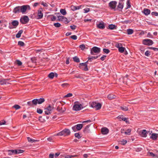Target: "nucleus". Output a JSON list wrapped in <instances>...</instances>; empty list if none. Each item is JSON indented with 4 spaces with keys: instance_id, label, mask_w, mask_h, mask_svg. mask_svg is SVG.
<instances>
[{
    "instance_id": "38",
    "label": "nucleus",
    "mask_w": 158,
    "mask_h": 158,
    "mask_svg": "<svg viewBox=\"0 0 158 158\" xmlns=\"http://www.w3.org/2000/svg\"><path fill=\"white\" fill-rule=\"evenodd\" d=\"M13 108H15L16 110L19 109L21 108V107L20 106L18 105H15L13 106L12 107Z\"/></svg>"
},
{
    "instance_id": "54",
    "label": "nucleus",
    "mask_w": 158,
    "mask_h": 158,
    "mask_svg": "<svg viewBox=\"0 0 158 158\" xmlns=\"http://www.w3.org/2000/svg\"><path fill=\"white\" fill-rule=\"evenodd\" d=\"M17 151V154H18L20 153H23L24 152V151L20 149H16Z\"/></svg>"
},
{
    "instance_id": "52",
    "label": "nucleus",
    "mask_w": 158,
    "mask_h": 158,
    "mask_svg": "<svg viewBox=\"0 0 158 158\" xmlns=\"http://www.w3.org/2000/svg\"><path fill=\"white\" fill-rule=\"evenodd\" d=\"M70 38L74 40H76L77 39V36L76 35H73L70 36Z\"/></svg>"
},
{
    "instance_id": "55",
    "label": "nucleus",
    "mask_w": 158,
    "mask_h": 158,
    "mask_svg": "<svg viewBox=\"0 0 158 158\" xmlns=\"http://www.w3.org/2000/svg\"><path fill=\"white\" fill-rule=\"evenodd\" d=\"M150 52L149 51H147L145 53V56H148L150 55Z\"/></svg>"
},
{
    "instance_id": "63",
    "label": "nucleus",
    "mask_w": 158,
    "mask_h": 158,
    "mask_svg": "<svg viewBox=\"0 0 158 158\" xmlns=\"http://www.w3.org/2000/svg\"><path fill=\"white\" fill-rule=\"evenodd\" d=\"M54 156V155L53 153H50L49 155V158H53Z\"/></svg>"
},
{
    "instance_id": "7",
    "label": "nucleus",
    "mask_w": 158,
    "mask_h": 158,
    "mask_svg": "<svg viewBox=\"0 0 158 158\" xmlns=\"http://www.w3.org/2000/svg\"><path fill=\"white\" fill-rule=\"evenodd\" d=\"M83 108L82 105L75 103L73 107V110L75 111H78Z\"/></svg>"
},
{
    "instance_id": "56",
    "label": "nucleus",
    "mask_w": 158,
    "mask_h": 158,
    "mask_svg": "<svg viewBox=\"0 0 158 158\" xmlns=\"http://www.w3.org/2000/svg\"><path fill=\"white\" fill-rule=\"evenodd\" d=\"M72 95L73 94H72L68 93L64 96V97H69L72 96Z\"/></svg>"
},
{
    "instance_id": "40",
    "label": "nucleus",
    "mask_w": 158,
    "mask_h": 158,
    "mask_svg": "<svg viewBox=\"0 0 158 158\" xmlns=\"http://www.w3.org/2000/svg\"><path fill=\"white\" fill-rule=\"evenodd\" d=\"M127 7L126 8V9L129 8L131 7L130 0H128L127 2Z\"/></svg>"
},
{
    "instance_id": "53",
    "label": "nucleus",
    "mask_w": 158,
    "mask_h": 158,
    "mask_svg": "<svg viewBox=\"0 0 158 158\" xmlns=\"http://www.w3.org/2000/svg\"><path fill=\"white\" fill-rule=\"evenodd\" d=\"M149 48L150 49H152L154 51H158V48H154L152 47H149Z\"/></svg>"
},
{
    "instance_id": "58",
    "label": "nucleus",
    "mask_w": 158,
    "mask_h": 158,
    "mask_svg": "<svg viewBox=\"0 0 158 158\" xmlns=\"http://www.w3.org/2000/svg\"><path fill=\"white\" fill-rule=\"evenodd\" d=\"M62 21L65 22H67V23L69 22V21H68L67 19L64 17Z\"/></svg>"
},
{
    "instance_id": "37",
    "label": "nucleus",
    "mask_w": 158,
    "mask_h": 158,
    "mask_svg": "<svg viewBox=\"0 0 158 158\" xmlns=\"http://www.w3.org/2000/svg\"><path fill=\"white\" fill-rule=\"evenodd\" d=\"M48 76L50 78L52 79L54 76V74L52 72L49 74Z\"/></svg>"
},
{
    "instance_id": "12",
    "label": "nucleus",
    "mask_w": 158,
    "mask_h": 158,
    "mask_svg": "<svg viewBox=\"0 0 158 158\" xmlns=\"http://www.w3.org/2000/svg\"><path fill=\"white\" fill-rule=\"evenodd\" d=\"M20 11L23 13H24L26 12L27 8L30 9V6L28 5H23L20 6Z\"/></svg>"
},
{
    "instance_id": "59",
    "label": "nucleus",
    "mask_w": 158,
    "mask_h": 158,
    "mask_svg": "<svg viewBox=\"0 0 158 158\" xmlns=\"http://www.w3.org/2000/svg\"><path fill=\"white\" fill-rule=\"evenodd\" d=\"M64 16H58V20L59 21H62L63 19Z\"/></svg>"
},
{
    "instance_id": "34",
    "label": "nucleus",
    "mask_w": 158,
    "mask_h": 158,
    "mask_svg": "<svg viewBox=\"0 0 158 158\" xmlns=\"http://www.w3.org/2000/svg\"><path fill=\"white\" fill-rule=\"evenodd\" d=\"M74 61L76 62H80L79 59L77 56H75L73 58Z\"/></svg>"
},
{
    "instance_id": "9",
    "label": "nucleus",
    "mask_w": 158,
    "mask_h": 158,
    "mask_svg": "<svg viewBox=\"0 0 158 158\" xmlns=\"http://www.w3.org/2000/svg\"><path fill=\"white\" fill-rule=\"evenodd\" d=\"M117 4V2L112 1L109 3V6L111 9H114V11H116L117 9L116 8Z\"/></svg>"
},
{
    "instance_id": "50",
    "label": "nucleus",
    "mask_w": 158,
    "mask_h": 158,
    "mask_svg": "<svg viewBox=\"0 0 158 158\" xmlns=\"http://www.w3.org/2000/svg\"><path fill=\"white\" fill-rule=\"evenodd\" d=\"M75 137L78 138V139H79L81 137V136H80V134L78 133H75Z\"/></svg>"
},
{
    "instance_id": "49",
    "label": "nucleus",
    "mask_w": 158,
    "mask_h": 158,
    "mask_svg": "<svg viewBox=\"0 0 158 158\" xmlns=\"http://www.w3.org/2000/svg\"><path fill=\"white\" fill-rule=\"evenodd\" d=\"M18 45L23 46L24 45V43L22 41H19L18 43Z\"/></svg>"
},
{
    "instance_id": "47",
    "label": "nucleus",
    "mask_w": 158,
    "mask_h": 158,
    "mask_svg": "<svg viewBox=\"0 0 158 158\" xmlns=\"http://www.w3.org/2000/svg\"><path fill=\"white\" fill-rule=\"evenodd\" d=\"M37 112L38 113L41 114L42 113L43 110H42L38 108L37 109Z\"/></svg>"
},
{
    "instance_id": "57",
    "label": "nucleus",
    "mask_w": 158,
    "mask_h": 158,
    "mask_svg": "<svg viewBox=\"0 0 158 158\" xmlns=\"http://www.w3.org/2000/svg\"><path fill=\"white\" fill-rule=\"evenodd\" d=\"M41 4L44 7H48V5L47 3L44 2H42L41 3Z\"/></svg>"
},
{
    "instance_id": "23",
    "label": "nucleus",
    "mask_w": 158,
    "mask_h": 158,
    "mask_svg": "<svg viewBox=\"0 0 158 158\" xmlns=\"http://www.w3.org/2000/svg\"><path fill=\"white\" fill-rule=\"evenodd\" d=\"M38 103L39 104H40L43 103L45 101L44 99L43 98H40L37 99Z\"/></svg>"
},
{
    "instance_id": "36",
    "label": "nucleus",
    "mask_w": 158,
    "mask_h": 158,
    "mask_svg": "<svg viewBox=\"0 0 158 158\" xmlns=\"http://www.w3.org/2000/svg\"><path fill=\"white\" fill-rule=\"evenodd\" d=\"M125 49V48L122 46L121 47L119 48L118 51L120 52L123 53Z\"/></svg>"
},
{
    "instance_id": "27",
    "label": "nucleus",
    "mask_w": 158,
    "mask_h": 158,
    "mask_svg": "<svg viewBox=\"0 0 158 158\" xmlns=\"http://www.w3.org/2000/svg\"><path fill=\"white\" fill-rule=\"evenodd\" d=\"M22 30L19 31L18 33L16 35V37L17 38H19L21 36V34L23 32Z\"/></svg>"
},
{
    "instance_id": "29",
    "label": "nucleus",
    "mask_w": 158,
    "mask_h": 158,
    "mask_svg": "<svg viewBox=\"0 0 158 158\" xmlns=\"http://www.w3.org/2000/svg\"><path fill=\"white\" fill-rule=\"evenodd\" d=\"M98 56H91L90 57H88V61H92V60L98 58Z\"/></svg>"
},
{
    "instance_id": "61",
    "label": "nucleus",
    "mask_w": 158,
    "mask_h": 158,
    "mask_svg": "<svg viewBox=\"0 0 158 158\" xmlns=\"http://www.w3.org/2000/svg\"><path fill=\"white\" fill-rule=\"evenodd\" d=\"M52 17L51 18V20L53 21H55L56 19V17L53 15H52Z\"/></svg>"
},
{
    "instance_id": "32",
    "label": "nucleus",
    "mask_w": 158,
    "mask_h": 158,
    "mask_svg": "<svg viewBox=\"0 0 158 158\" xmlns=\"http://www.w3.org/2000/svg\"><path fill=\"white\" fill-rule=\"evenodd\" d=\"M127 34L128 35H131L133 33L134 31L132 29H128L127 30Z\"/></svg>"
},
{
    "instance_id": "51",
    "label": "nucleus",
    "mask_w": 158,
    "mask_h": 158,
    "mask_svg": "<svg viewBox=\"0 0 158 158\" xmlns=\"http://www.w3.org/2000/svg\"><path fill=\"white\" fill-rule=\"evenodd\" d=\"M27 105L31 106L33 107V106L32 101L28 102H27Z\"/></svg>"
},
{
    "instance_id": "33",
    "label": "nucleus",
    "mask_w": 158,
    "mask_h": 158,
    "mask_svg": "<svg viewBox=\"0 0 158 158\" xmlns=\"http://www.w3.org/2000/svg\"><path fill=\"white\" fill-rule=\"evenodd\" d=\"M27 139L28 141L29 142H30L31 143H32L34 142L37 141V140H35V139H32L30 138L29 137H27Z\"/></svg>"
},
{
    "instance_id": "42",
    "label": "nucleus",
    "mask_w": 158,
    "mask_h": 158,
    "mask_svg": "<svg viewBox=\"0 0 158 158\" xmlns=\"http://www.w3.org/2000/svg\"><path fill=\"white\" fill-rule=\"evenodd\" d=\"M115 46L119 49V48L122 46V44L120 43H117L115 44Z\"/></svg>"
},
{
    "instance_id": "1",
    "label": "nucleus",
    "mask_w": 158,
    "mask_h": 158,
    "mask_svg": "<svg viewBox=\"0 0 158 158\" xmlns=\"http://www.w3.org/2000/svg\"><path fill=\"white\" fill-rule=\"evenodd\" d=\"M70 130L68 129H65L62 131L59 132L57 134V135H70Z\"/></svg>"
},
{
    "instance_id": "13",
    "label": "nucleus",
    "mask_w": 158,
    "mask_h": 158,
    "mask_svg": "<svg viewBox=\"0 0 158 158\" xmlns=\"http://www.w3.org/2000/svg\"><path fill=\"white\" fill-rule=\"evenodd\" d=\"M19 22L17 20H14L11 22L12 25L14 26V27H12L11 26H9V27L10 29H11L13 28H15L16 27L19 25Z\"/></svg>"
},
{
    "instance_id": "41",
    "label": "nucleus",
    "mask_w": 158,
    "mask_h": 158,
    "mask_svg": "<svg viewBox=\"0 0 158 158\" xmlns=\"http://www.w3.org/2000/svg\"><path fill=\"white\" fill-rule=\"evenodd\" d=\"M103 51L104 52V53H106V54H108L110 52V50L106 48H103Z\"/></svg>"
},
{
    "instance_id": "45",
    "label": "nucleus",
    "mask_w": 158,
    "mask_h": 158,
    "mask_svg": "<svg viewBox=\"0 0 158 158\" xmlns=\"http://www.w3.org/2000/svg\"><path fill=\"white\" fill-rule=\"evenodd\" d=\"M54 25L56 27H59L61 26L60 24L58 23H54Z\"/></svg>"
},
{
    "instance_id": "14",
    "label": "nucleus",
    "mask_w": 158,
    "mask_h": 158,
    "mask_svg": "<svg viewBox=\"0 0 158 158\" xmlns=\"http://www.w3.org/2000/svg\"><path fill=\"white\" fill-rule=\"evenodd\" d=\"M149 133V132L145 130H142L140 132V135L143 137H146L147 136V134Z\"/></svg>"
},
{
    "instance_id": "21",
    "label": "nucleus",
    "mask_w": 158,
    "mask_h": 158,
    "mask_svg": "<svg viewBox=\"0 0 158 158\" xmlns=\"http://www.w3.org/2000/svg\"><path fill=\"white\" fill-rule=\"evenodd\" d=\"M90 125H87L83 130V131L85 133H87L90 132V130L89 129Z\"/></svg>"
},
{
    "instance_id": "11",
    "label": "nucleus",
    "mask_w": 158,
    "mask_h": 158,
    "mask_svg": "<svg viewBox=\"0 0 158 158\" xmlns=\"http://www.w3.org/2000/svg\"><path fill=\"white\" fill-rule=\"evenodd\" d=\"M153 43V41L149 39H145L143 40V44L148 45H152Z\"/></svg>"
},
{
    "instance_id": "60",
    "label": "nucleus",
    "mask_w": 158,
    "mask_h": 158,
    "mask_svg": "<svg viewBox=\"0 0 158 158\" xmlns=\"http://www.w3.org/2000/svg\"><path fill=\"white\" fill-rule=\"evenodd\" d=\"M70 27L72 30H75L77 27V26L75 25H73L70 26Z\"/></svg>"
},
{
    "instance_id": "44",
    "label": "nucleus",
    "mask_w": 158,
    "mask_h": 158,
    "mask_svg": "<svg viewBox=\"0 0 158 158\" xmlns=\"http://www.w3.org/2000/svg\"><path fill=\"white\" fill-rule=\"evenodd\" d=\"M39 120L41 122H44L45 121V120L44 119L42 116H40L39 118Z\"/></svg>"
},
{
    "instance_id": "5",
    "label": "nucleus",
    "mask_w": 158,
    "mask_h": 158,
    "mask_svg": "<svg viewBox=\"0 0 158 158\" xmlns=\"http://www.w3.org/2000/svg\"><path fill=\"white\" fill-rule=\"evenodd\" d=\"M83 126V124H78L72 127V129L74 132H76L81 130Z\"/></svg>"
},
{
    "instance_id": "35",
    "label": "nucleus",
    "mask_w": 158,
    "mask_h": 158,
    "mask_svg": "<svg viewBox=\"0 0 158 158\" xmlns=\"http://www.w3.org/2000/svg\"><path fill=\"white\" fill-rule=\"evenodd\" d=\"M119 144L122 145L125 144L127 143V141L126 140H123L122 141H120L119 142Z\"/></svg>"
},
{
    "instance_id": "31",
    "label": "nucleus",
    "mask_w": 158,
    "mask_h": 158,
    "mask_svg": "<svg viewBox=\"0 0 158 158\" xmlns=\"http://www.w3.org/2000/svg\"><path fill=\"white\" fill-rule=\"evenodd\" d=\"M32 102L33 106H36L38 104L37 99H35L33 100Z\"/></svg>"
},
{
    "instance_id": "43",
    "label": "nucleus",
    "mask_w": 158,
    "mask_h": 158,
    "mask_svg": "<svg viewBox=\"0 0 158 158\" xmlns=\"http://www.w3.org/2000/svg\"><path fill=\"white\" fill-rule=\"evenodd\" d=\"M131 131V130L130 129H128L127 131H125L124 132V133L126 135H129L130 134V132Z\"/></svg>"
},
{
    "instance_id": "26",
    "label": "nucleus",
    "mask_w": 158,
    "mask_h": 158,
    "mask_svg": "<svg viewBox=\"0 0 158 158\" xmlns=\"http://www.w3.org/2000/svg\"><path fill=\"white\" fill-rule=\"evenodd\" d=\"M116 97V96L113 94H110L107 96V98L110 100H111L114 98Z\"/></svg>"
},
{
    "instance_id": "24",
    "label": "nucleus",
    "mask_w": 158,
    "mask_h": 158,
    "mask_svg": "<svg viewBox=\"0 0 158 158\" xmlns=\"http://www.w3.org/2000/svg\"><path fill=\"white\" fill-rule=\"evenodd\" d=\"M143 12L145 15H148L150 14V10L148 9H144Z\"/></svg>"
},
{
    "instance_id": "28",
    "label": "nucleus",
    "mask_w": 158,
    "mask_h": 158,
    "mask_svg": "<svg viewBox=\"0 0 158 158\" xmlns=\"http://www.w3.org/2000/svg\"><path fill=\"white\" fill-rule=\"evenodd\" d=\"M116 26L114 24H111L109 25L108 28L111 30H113L115 28Z\"/></svg>"
},
{
    "instance_id": "62",
    "label": "nucleus",
    "mask_w": 158,
    "mask_h": 158,
    "mask_svg": "<svg viewBox=\"0 0 158 158\" xmlns=\"http://www.w3.org/2000/svg\"><path fill=\"white\" fill-rule=\"evenodd\" d=\"M123 115H120L118 116V117H117V118L118 119H121L123 120Z\"/></svg>"
},
{
    "instance_id": "15",
    "label": "nucleus",
    "mask_w": 158,
    "mask_h": 158,
    "mask_svg": "<svg viewBox=\"0 0 158 158\" xmlns=\"http://www.w3.org/2000/svg\"><path fill=\"white\" fill-rule=\"evenodd\" d=\"M123 7V2L119 1L117 6V9L119 11H121Z\"/></svg>"
},
{
    "instance_id": "6",
    "label": "nucleus",
    "mask_w": 158,
    "mask_h": 158,
    "mask_svg": "<svg viewBox=\"0 0 158 158\" xmlns=\"http://www.w3.org/2000/svg\"><path fill=\"white\" fill-rule=\"evenodd\" d=\"M101 49L100 48L97 47H94L92 48L90 51L91 54L92 55H94V53H98L100 52Z\"/></svg>"
},
{
    "instance_id": "20",
    "label": "nucleus",
    "mask_w": 158,
    "mask_h": 158,
    "mask_svg": "<svg viewBox=\"0 0 158 158\" xmlns=\"http://www.w3.org/2000/svg\"><path fill=\"white\" fill-rule=\"evenodd\" d=\"M13 11L15 13L21 12L20 6H17L15 8Z\"/></svg>"
},
{
    "instance_id": "16",
    "label": "nucleus",
    "mask_w": 158,
    "mask_h": 158,
    "mask_svg": "<svg viewBox=\"0 0 158 158\" xmlns=\"http://www.w3.org/2000/svg\"><path fill=\"white\" fill-rule=\"evenodd\" d=\"M149 135H151L150 136V138L153 140H156L157 138L158 137V134H157L153 133L152 134H151V133H150Z\"/></svg>"
},
{
    "instance_id": "64",
    "label": "nucleus",
    "mask_w": 158,
    "mask_h": 158,
    "mask_svg": "<svg viewBox=\"0 0 158 158\" xmlns=\"http://www.w3.org/2000/svg\"><path fill=\"white\" fill-rule=\"evenodd\" d=\"M152 15H155L156 16H158V13L157 12H152Z\"/></svg>"
},
{
    "instance_id": "19",
    "label": "nucleus",
    "mask_w": 158,
    "mask_h": 158,
    "mask_svg": "<svg viewBox=\"0 0 158 158\" xmlns=\"http://www.w3.org/2000/svg\"><path fill=\"white\" fill-rule=\"evenodd\" d=\"M43 14L42 12V11L41 10H38L37 15V19H42L43 17Z\"/></svg>"
},
{
    "instance_id": "10",
    "label": "nucleus",
    "mask_w": 158,
    "mask_h": 158,
    "mask_svg": "<svg viewBox=\"0 0 158 158\" xmlns=\"http://www.w3.org/2000/svg\"><path fill=\"white\" fill-rule=\"evenodd\" d=\"M29 20V18L27 16H25L21 18L20 19V22L23 24L27 23Z\"/></svg>"
},
{
    "instance_id": "3",
    "label": "nucleus",
    "mask_w": 158,
    "mask_h": 158,
    "mask_svg": "<svg viewBox=\"0 0 158 158\" xmlns=\"http://www.w3.org/2000/svg\"><path fill=\"white\" fill-rule=\"evenodd\" d=\"M55 108L54 106L49 105L48 107L45 109L44 112L45 114L48 115L51 113L52 111Z\"/></svg>"
},
{
    "instance_id": "39",
    "label": "nucleus",
    "mask_w": 158,
    "mask_h": 158,
    "mask_svg": "<svg viewBox=\"0 0 158 158\" xmlns=\"http://www.w3.org/2000/svg\"><path fill=\"white\" fill-rule=\"evenodd\" d=\"M121 109H122V110H123V111H127L128 110V108L127 107L123 106H121L120 107Z\"/></svg>"
},
{
    "instance_id": "25",
    "label": "nucleus",
    "mask_w": 158,
    "mask_h": 158,
    "mask_svg": "<svg viewBox=\"0 0 158 158\" xmlns=\"http://www.w3.org/2000/svg\"><path fill=\"white\" fill-rule=\"evenodd\" d=\"M98 27L100 29H103L105 28V26L103 23H100L97 25Z\"/></svg>"
},
{
    "instance_id": "46",
    "label": "nucleus",
    "mask_w": 158,
    "mask_h": 158,
    "mask_svg": "<svg viewBox=\"0 0 158 158\" xmlns=\"http://www.w3.org/2000/svg\"><path fill=\"white\" fill-rule=\"evenodd\" d=\"M79 48L82 50H83L85 48V45L84 44H82L79 46Z\"/></svg>"
},
{
    "instance_id": "30",
    "label": "nucleus",
    "mask_w": 158,
    "mask_h": 158,
    "mask_svg": "<svg viewBox=\"0 0 158 158\" xmlns=\"http://www.w3.org/2000/svg\"><path fill=\"white\" fill-rule=\"evenodd\" d=\"M60 12L63 15H65L67 13L66 11L64 9H61L60 10Z\"/></svg>"
},
{
    "instance_id": "18",
    "label": "nucleus",
    "mask_w": 158,
    "mask_h": 158,
    "mask_svg": "<svg viewBox=\"0 0 158 158\" xmlns=\"http://www.w3.org/2000/svg\"><path fill=\"white\" fill-rule=\"evenodd\" d=\"M101 131L102 133L103 134L106 135L108 134L109 132V130L107 128L103 127Z\"/></svg>"
},
{
    "instance_id": "22",
    "label": "nucleus",
    "mask_w": 158,
    "mask_h": 158,
    "mask_svg": "<svg viewBox=\"0 0 158 158\" xmlns=\"http://www.w3.org/2000/svg\"><path fill=\"white\" fill-rule=\"evenodd\" d=\"M81 6H71V9L72 10L74 11L77 10H79L81 8Z\"/></svg>"
},
{
    "instance_id": "2",
    "label": "nucleus",
    "mask_w": 158,
    "mask_h": 158,
    "mask_svg": "<svg viewBox=\"0 0 158 158\" xmlns=\"http://www.w3.org/2000/svg\"><path fill=\"white\" fill-rule=\"evenodd\" d=\"M90 106L91 107L95 108L96 110H98L101 109L102 105L100 103L93 102L91 103Z\"/></svg>"
},
{
    "instance_id": "8",
    "label": "nucleus",
    "mask_w": 158,
    "mask_h": 158,
    "mask_svg": "<svg viewBox=\"0 0 158 158\" xmlns=\"http://www.w3.org/2000/svg\"><path fill=\"white\" fill-rule=\"evenodd\" d=\"M88 61L86 62L83 63H81L80 64V67L82 69L85 71H87L88 70V69L87 67V63Z\"/></svg>"
},
{
    "instance_id": "48",
    "label": "nucleus",
    "mask_w": 158,
    "mask_h": 158,
    "mask_svg": "<svg viewBox=\"0 0 158 158\" xmlns=\"http://www.w3.org/2000/svg\"><path fill=\"white\" fill-rule=\"evenodd\" d=\"M16 62L18 66H20L22 64V62L19 60H17Z\"/></svg>"
},
{
    "instance_id": "4",
    "label": "nucleus",
    "mask_w": 158,
    "mask_h": 158,
    "mask_svg": "<svg viewBox=\"0 0 158 158\" xmlns=\"http://www.w3.org/2000/svg\"><path fill=\"white\" fill-rule=\"evenodd\" d=\"M61 104V102H57L56 103V106H58L56 108V110L57 111L59 112H60V113H63L66 110V109L65 107L60 108L59 106Z\"/></svg>"
},
{
    "instance_id": "17",
    "label": "nucleus",
    "mask_w": 158,
    "mask_h": 158,
    "mask_svg": "<svg viewBox=\"0 0 158 158\" xmlns=\"http://www.w3.org/2000/svg\"><path fill=\"white\" fill-rule=\"evenodd\" d=\"M8 152L9 155H15L17 154V150H8Z\"/></svg>"
}]
</instances>
